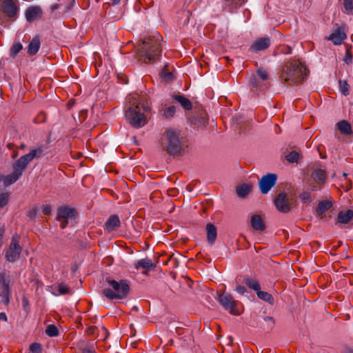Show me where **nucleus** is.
Returning a JSON list of instances; mask_svg holds the SVG:
<instances>
[{
	"label": "nucleus",
	"instance_id": "obj_15",
	"mask_svg": "<svg viewBox=\"0 0 353 353\" xmlns=\"http://www.w3.org/2000/svg\"><path fill=\"white\" fill-rule=\"evenodd\" d=\"M271 45V39L269 37L256 39L250 47V50L254 52L267 50Z\"/></svg>",
	"mask_w": 353,
	"mask_h": 353
},
{
	"label": "nucleus",
	"instance_id": "obj_25",
	"mask_svg": "<svg viewBox=\"0 0 353 353\" xmlns=\"http://www.w3.org/2000/svg\"><path fill=\"white\" fill-rule=\"evenodd\" d=\"M172 97L179 102L185 110H190L192 108V102L183 95L174 94Z\"/></svg>",
	"mask_w": 353,
	"mask_h": 353
},
{
	"label": "nucleus",
	"instance_id": "obj_10",
	"mask_svg": "<svg viewBox=\"0 0 353 353\" xmlns=\"http://www.w3.org/2000/svg\"><path fill=\"white\" fill-rule=\"evenodd\" d=\"M3 14L10 20L15 21L18 17L19 6L17 0H2L1 4Z\"/></svg>",
	"mask_w": 353,
	"mask_h": 353
},
{
	"label": "nucleus",
	"instance_id": "obj_16",
	"mask_svg": "<svg viewBox=\"0 0 353 353\" xmlns=\"http://www.w3.org/2000/svg\"><path fill=\"white\" fill-rule=\"evenodd\" d=\"M43 16V11L39 6H31L25 11V17L28 22L33 21L41 19Z\"/></svg>",
	"mask_w": 353,
	"mask_h": 353
},
{
	"label": "nucleus",
	"instance_id": "obj_14",
	"mask_svg": "<svg viewBox=\"0 0 353 353\" xmlns=\"http://www.w3.org/2000/svg\"><path fill=\"white\" fill-rule=\"evenodd\" d=\"M190 121L192 124L196 128L205 127L208 123V118L207 113L203 109L194 110L193 114L190 117Z\"/></svg>",
	"mask_w": 353,
	"mask_h": 353
},
{
	"label": "nucleus",
	"instance_id": "obj_1",
	"mask_svg": "<svg viewBox=\"0 0 353 353\" xmlns=\"http://www.w3.org/2000/svg\"><path fill=\"white\" fill-rule=\"evenodd\" d=\"M127 105L125 114L130 125L135 128L145 125L147 119L144 112L150 110L145 97L137 93L130 94L128 97Z\"/></svg>",
	"mask_w": 353,
	"mask_h": 353
},
{
	"label": "nucleus",
	"instance_id": "obj_7",
	"mask_svg": "<svg viewBox=\"0 0 353 353\" xmlns=\"http://www.w3.org/2000/svg\"><path fill=\"white\" fill-rule=\"evenodd\" d=\"M12 283L8 270L3 269L0 272V297L1 298V302L6 305H8L10 303Z\"/></svg>",
	"mask_w": 353,
	"mask_h": 353
},
{
	"label": "nucleus",
	"instance_id": "obj_40",
	"mask_svg": "<svg viewBox=\"0 0 353 353\" xmlns=\"http://www.w3.org/2000/svg\"><path fill=\"white\" fill-rule=\"evenodd\" d=\"M257 76L263 81H266L269 79L268 72L263 68H259L256 70Z\"/></svg>",
	"mask_w": 353,
	"mask_h": 353
},
{
	"label": "nucleus",
	"instance_id": "obj_41",
	"mask_svg": "<svg viewBox=\"0 0 353 353\" xmlns=\"http://www.w3.org/2000/svg\"><path fill=\"white\" fill-rule=\"evenodd\" d=\"M22 48L20 43L14 44L10 48V56L14 57L21 50Z\"/></svg>",
	"mask_w": 353,
	"mask_h": 353
},
{
	"label": "nucleus",
	"instance_id": "obj_43",
	"mask_svg": "<svg viewBox=\"0 0 353 353\" xmlns=\"http://www.w3.org/2000/svg\"><path fill=\"white\" fill-rule=\"evenodd\" d=\"M299 197L301 200L305 203H310L312 201L311 194L308 192H303L300 194Z\"/></svg>",
	"mask_w": 353,
	"mask_h": 353
},
{
	"label": "nucleus",
	"instance_id": "obj_49",
	"mask_svg": "<svg viewBox=\"0 0 353 353\" xmlns=\"http://www.w3.org/2000/svg\"><path fill=\"white\" fill-rule=\"evenodd\" d=\"M263 319L265 321L270 323L269 327L270 329H272L274 327L275 322H274V319L272 317L267 316H265Z\"/></svg>",
	"mask_w": 353,
	"mask_h": 353
},
{
	"label": "nucleus",
	"instance_id": "obj_12",
	"mask_svg": "<svg viewBox=\"0 0 353 353\" xmlns=\"http://www.w3.org/2000/svg\"><path fill=\"white\" fill-rule=\"evenodd\" d=\"M274 203L279 212L287 213L292 209L294 199L289 198L286 193L281 192L276 196Z\"/></svg>",
	"mask_w": 353,
	"mask_h": 353
},
{
	"label": "nucleus",
	"instance_id": "obj_19",
	"mask_svg": "<svg viewBox=\"0 0 353 353\" xmlns=\"http://www.w3.org/2000/svg\"><path fill=\"white\" fill-rule=\"evenodd\" d=\"M157 263H153L151 259L149 258H145L139 260L135 264H134V268L138 270L139 268H143L147 270H152L155 269L157 267Z\"/></svg>",
	"mask_w": 353,
	"mask_h": 353
},
{
	"label": "nucleus",
	"instance_id": "obj_8",
	"mask_svg": "<svg viewBox=\"0 0 353 353\" xmlns=\"http://www.w3.org/2000/svg\"><path fill=\"white\" fill-rule=\"evenodd\" d=\"M20 236L14 234L12 236L9 245L4 250L5 259L10 263H14L20 258L22 247L19 244Z\"/></svg>",
	"mask_w": 353,
	"mask_h": 353
},
{
	"label": "nucleus",
	"instance_id": "obj_17",
	"mask_svg": "<svg viewBox=\"0 0 353 353\" xmlns=\"http://www.w3.org/2000/svg\"><path fill=\"white\" fill-rule=\"evenodd\" d=\"M346 38L344 27H338L329 37H326V39L332 41L334 45H340Z\"/></svg>",
	"mask_w": 353,
	"mask_h": 353
},
{
	"label": "nucleus",
	"instance_id": "obj_18",
	"mask_svg": "<svg viewBox=\"0 0 353 353\" xmlns=\"http://www.w3.org/2000/svg\"><path fill=\"white\" fill-rule=\"evenodd\" d=\"M20 177L21 176L19 175L18 172L12 170L10 174H0V183L3 182V186L7 188L17 181Z\"/></svg>",
	"mask_w": 353,
	"mask_h": 353
},
{
	"label": "nucleus",
	"instance_id": "obj_38",
	"mask_svg": "<svg viewBox=\"0 0 353 353\" xmlns=\"http://www.w3.org/2000/svg\"><path fill=\"white\" fill-rule=\"evenodd\" d=\"M352 47L346 46L345 55L343 58V61L347 65L352 64L353 60V56L352 54Z\"/></svg>",
	"mask_w": 353,
	"mask_h": 353
},
{
	"label": "nucleus",
	"instance_id": "obj_42",
	"mask_svg": "<svg viewBox=\"0 0 353 353\" xmlns=\"http://www.w3.org/2000/svg\"><path fill=\"white\" fill-rule=\"evenodd\" d=\"M58 291L60 294H67L70 293L71 290L67 285L61 283L59 284Z\"/></svg>",
	"mask_w": 353,
	"mask_h": 353
},
{
	"label": "nucleus",
	"instance_id": "obj_26",
	"mask_svg": "<svg viewBox=\"0 0 353 353\" xmlns=\"http://www.w3.org/2000/svg\"><path fill=\"white\" fill-rule=\"evenodd\" d=\"M311 176L316 183L323 184L325 182L326 172L321 169H316L312 172Z\"/></svg>",
	"mask_w": 353,
	"mask_h": 353
},
{
	"label": "nucleus",
	"instance_id": "obj_22",
	"mask_svg": "<svg viewBox=\"0 0 353 353\" xmlns=\"http://www.w3.org/2000/svg\"><path fill=\"white\" fill-rule=\"evenodd\" d=\"M332 206V203L327 200H323L319 203L316 209V215L321 219L323 218V214L330 210Z\"/></svg>",
	"mask_w": 353,
	"mask_h": 353
},
{
	"label": "nucleus",
	"instance_id": "obj_27",
	"mask_svg": "<svg viewBox=\"0 0 353 353\" xmlns=\"http://www.w3.org/2000/svg\"><path fill=\"white\" fill-rule=\"evenodd\" d=\"M40 40L39 37H34L29 43L28 47V53L30 55H34L37 53L40 48Z\"/></svg>",
	"mask_w": 353,
	"mask_h": 353
},
{
	"label": "nucleus",
	"instance_id": "obj_57",
	"mask_svg": "<svg viewBox=\"0 0 353 353\" xmlns=\"http://www.w3.org/2000/svg\"><path fill=\"white\" fill-rule=\"evenodd\" d=\"M342 353H353V350L350 347H345Z\"/></svg>",
	"mask_w": 353,
	"mask_h": 353
},
{
	"label": "nucleus",
	"instance_id": "obj_33",
	"mask_svg": "<svg viewBox=\"0 0 353 353\" xmlns=\"http://www.w3.org/2000/svg\"><path fill=\"white\" fill-rule=\"evenodd\" d=\"M46 334L50 337H54L59 334V331L55 325L50 324L46 327Z\"/></svg>",
	"mask_w": 353,
	"mask_h": 353
},
{
	"label": "nucleus",
	"instance_id": "obj_30",
	"mask_svg": "<svg viewBox=\"0 0 353 353\" xmlns=\"http://www.w3.org/2000/svg\"><path fill=\"white\" fill-rule=\"evenodd\" d=\"M160 76L166 82L172 81L174 79L172 72L170 71L169 65L168 63L162 68Z\"/></svg>",
	"mask_w": 353,
	"mask_h": 353
},
{
	"label": "nucleus",
	"instance_id": "obj_21",
	"mask_svg": "<svg viewBox=\"0 0 353 353\" xmlns=\"http://www.w3.org/2000/svg\"><path fill=\"white\" fill-rule=\"evenodd\" d=\"M207 240L212 245L215 242L217 236V230L215 225L211 223L206 225Z\"/></svg>",
	"mask_w": 353,
	"mask_h": 353
},
{
	"label": "nucleus",
	"instance_id": "obj_29",
	"mask_svg": "<svg viewBox=\"0 0 353 353\" xmlns=\"http://www.w3.org/2000/svg\"><path fill=\"white\" fill-rule=\"evenodd\" d=\"M243 283H245L249 288L254 290L256 292L261 289L259 282L253 279L248 276H244Z\"/></svg>",
	"mask_w": 353,
	"mask_h": 353
},
{
	"label": "nucleus",
	"instance_id": "obj_51",
	"mask_svg": "<svg viewBox=\"0 0 353 353\" xmlns=\"http://www.w3.org/2000/svg\"><path fill=\"white\" fill-rule=\"evenodd\" d=\"M51 211H52V208H51L50 205H47L44 206L43 208V213L45 215H50L51 213Z\"/></svg>",
	"mask_w": 353,
	"mask_h": 353
},
{
	"label": "nucleus",
	"instance_id": "obj_9",
	"mask_svg": "<svg viewBox=\"0 0 353 353\" xmlns=\"http://www.w3.org/2000/svg\"><path fill=\"white\" fill-rule=\"evenodd\" d=\"M77 215V211L76 209L63 205L57 209L56 219L61 223V228L65 229L68 225V219H72Z\"/></svg>",
	"mask_w": 353,
	"mask_h": 353
},
{
	"label": "nucleus",
	"instance_id": "obj_59",
	"mask_svg": "<svg viewBox=\"0 0 353 353\" xmlns=\"http://www.w3.org/2000/svg\"><path fill=\"white\" fill-rule=\"evenodd\" d=\"M102 331L106 334V336H105V338L103 339V340H105L106 338L108 337V330L104 327L103 326L102 327Z\"/></svg>",
	"mask_w": 353,
	"mask_h": 353
},
{
	"label": "nucleus",
	"instance_id": "obj_37",
	"mask_svg": "<svg viewBox=\"0 0 353 353\" xmlns=\"http://www.w3.org/2000/svg\"><path fill=\"white\" fill-rule=\"evenodd\" d=\"M10 193L8 192L0 193V209L4 208L9 202Z\"/></svg>",
	"mask_w": 353,
	"mask_h": 353
},
{
	"label": "nucleus",
	"instance_id": "obj_53",
	"mask_svg": "<svg viewBox=\"0 0 353 353\" xmlns=\"http://www.w3.org/2000/svg\"><path fill=\"white\" fill-rule=\"evenodd\" d=\"M81 353H95V350L93 347H85L82 349Z\"/></svg>",
	"mask_w": 353,
	"mask_h": 353
},
{
	"label": "nucleus",
	"instance_id": "obj_11",
	"mask_svg": "<svg viewBox=\"0 0 353 353\" xmlns=\"http://www.w3.org/2000/svg\"><path fill=\"white\" fill-rule=\"evenodd\" d=\"M218 301L224 309L228 310L231 314H239L237 309V301L234 299V297L231 294L225 292L219 294Z\"/></svg>",
	"mask_w": 353,
	"mask_h": 353
},
{
	"label": "nucleus",
	"instance_id": "obj_34",
	"mask_svg": "<svg viewBox=\"0 0 353 353\" xmlns=\"http://www.w3.org/2000/svg\"><path fill=\"white\" fill-rule=\"evenodd\" d=\"M343 1V12L348 14H353V0H340Z\"/></svg>",
	"mask_w": 353,
	"mask_h": 353
},
{
	"label": "nucleus",
	"instance_id": "obj_47",
	"mask_svg": "<svg viewBox=\"0 0 353 353\" xmlns=\"http://www.w3.org/2000/svg\"><path fill=\"white\" fill-rule=\"evenodd\" d=\"M98 328L96 326H90L86 329V334L88 336H94Z\"/></svg>",
	"mask_w": 353,
	"mask_h": 353
},
{
	"label": "nucleus",
	"instance_id": "obj_36",
	"mask_svg": "<svg viewBox=\"0 0 353 353\" xmlns=\"http://www.w3.org/2000/svg\"><path fill=\"white\" fill-rule=\"evenodd\" d=\"M285 159L289 163H297L299 159V154L296 151H292L285 156Z\"/></svg>",
	"mask_w": 353,
	"mask_h": 353
},
{
	"label": "nucleus",
	"instance_id": "obj_54",
	"mask_svg": "<svg viewBox=\"0 0 353 353\" xmlns=\"http://www.w3.org/2000/svg\"><path fill=\"white\" fill-rule=\"evenodd\" d=\"M282 52L284 54H291L292 48L289 46H286V47H285V49L282 50Z\"/></svg>",
	"mask_w": 353,
	"mask_h": 353
},
{
	"label": "nucleus",
	"instance_id": "obj_4",
	"mask_svg": "<svg viewBox=\"0 0 353 353\" xmlns=\"http://www.w3.org/2000/svg\"><path fill=\"white\" fill-rule=\"evenodd\" d=\"M161 145L163 150L171 156L182 155L187 147L184 139L180 136V132L172 129L166 130L164 132Z\"/></svg>",
	"mask_w": 353,
	"mask_h": 353
},
{
	"label": "nucleus",
	"instance_id": "obj_6",
	"mask_svg": "<svg viewBox=\"0 0 353 353\" xmlns=\"http://www.w3.org/2000/svg\"><path fill=\"white\" fill-rule=\"evenodd\" d=\"M43 147L39 146L35 149L31 150L29 153L21 156L12 165V170L18 172L21 176L23 171L26 169L28 165L34 159L40 158L43 153Z\"/></svg>",
	"mask_w": 353,
	"mask_h": 353
},
{
	"label": "nucleus",
	"instance_id": "obj_45",
	"mask_svg": "<svg viewBox=\"0 0 353 353\" xmlns=\"http://www.w3.org/2000/svg\"><path fill=\"white\" fill-rule=\"evenodd\" d=\"M21 304L24 311L27 313L30 311V303L28 298L23 295L21 298Z\"/></svg>",
	"mask_w": 353,
	"mask_h": 353
},
{
	"label": "nucleus",
	"instance_id": "obj_20",
	"mask_svg": "<svg viewBox=\"0 0 353 353\" xmlns=\"http://www.w3.org/2000/svg\"><path fill=\"white\" fill-rule=\"evenodd\" d=\"M250 224L252 228L256 231H263L266 228L264 221L258 214H254L251 216Z\"/></svg>",
	"mask_w": 353,
	"mask_h": 353
},
{
	"label": "nucleus",
	"instance_id": "obj_28",
	"mask_svg": "<svg viewBox=\"0 0 353 353\" xmlns=\"http://www.w3.org/2000/svg\"><path fill=\"white\" fill-rule=\"evenodd\" d=\"M338 130L341 134L345 135H349L352 133L351 125L347 121L343 120L337 123Z\"/></svg>",
	"mask_w": 353,
	"mask_h": 353
},
{
	"label": "nucleus",
	"instance_id": "obj_5",
	"mask_svg": "<svg viewBox=\"0 0 353 353\" xmlns=\"http://www.w3.org/2000/svg\"><path fill=\"white\" fill-rule=\"evenodd\" d=\"M105 281L109 288L102 290V294L110 300L124 299L130 292L129 281L126 279H121L117 281L111 277H106Z\"/></svg>",
	"mask_w": 353,
	"mask_h": 353
},
{
	"label": "nucleus",
	"instance_id": "obj_39",
	"mask_svg": "<svg viewBox=\"0 0 353 353\" xmlns=\"http://www.w3.org/2000/svg\"><path fill=\"white\" fill-rule=\"evenodd\" d=\"M176 112V107L174 105H171L168 108H166L163 112V117L166 119H169L172 117Z\"/></svg>",
	"mask_w": 353,
	"mask_h": 353
},
{
	"label": "nucleus",
	"instance_id": "obj_23",
	"mask_svg": "<svg viewBox=\"0 0 353 353\" xmlns=\"http://www.w3.org/2000/svg\"><path fill=\"white\" fill-rule=\"evenodd\" d=\"M338 222L340 223H348L353 219V210H347V211H340L337 216Z\"/></svg>",
	"mask_w": 353,
	"mask_h": 353
},
{
	"label": "nucleus",
	"instance_id": "obj_56",
	"mask_svg": "<svg viewBox=\"0 0 353 353\" xmlns=\"http://www.w3.org/2000/svg\"><path fill=\"white\" fill-rule=\"evenodd\" d=\"M59 7H60V6L59 4L55 3V4H53V5L51 6L50 10H51L52 12H53V11L59 9Z\"/></svg>",
	"mask_w": 353,
	"mask_h": 353
},
{
	"label": "nucleus",
	"instance_id": "obj_46",
	"mask_svg": "<svg viewBox=\"0 0 353 353\" xmlns=\"http://www.w3.org/2000/svg\"><path fill=\"white\" fill-rule=\"evenodd\" d=\"M117 79L120 83L127 84L128 83V77L123 73H119L117 74Z\"/></svg>",
	"mask_w": 353,
	"mask_h": 353
},
{
	"label": "nucleus",
	"instance_id": "obj_62",
	"mask_svg": "<svg viewBox=\"0 0 353 353\" xmlns=\"http://www.w3.org/2000/svg\"><path fill=\"white\" fill-rule=\"evenodd\" d=\"M19 148L22 150H23L25 148H26V145L24 143H22L21 144V145L19 146Z\"/></svg>",
	"mask_w": 353,
	"mask_h": 353
},
{
	"label": "nucleus",
	"instance_id": "obj_32",
	"mask_svg": "<svg viewBox=\"0 0 353 353\" xmlns=\"http://www.w3.org/2000/svg\"><path fill=\"white\" fill-rule=\"evenodd\" d=\"M251 191V187L247 184H243L236 187V194L241 198L245 197Z\"/></svg>",
	"mask_w": 353,
	"mask_h": 353
},
{
	"label": "nucleus",
	"instance_id": "obj_44",
	"mask_svg": "<svg viewBox=\"0 0 353 353\" xmlns=\"http://www.w3.org/2000/svg\"><path fill=\"white\" fill-rule=\"evenodd\" d=\"M30 351L32 353H42V346L39 343H33L30 345Z\"/></svg>",
	"mask_w": 353,
	"mask_h": 353
},
{
	"label": "nucleus",
	"instance_id": "obj_60",
	"mask_svg": "<svg viewBox=\"0 0 353 353\" xmlns=\"http://www.w3.org/2000/svg\"><path fill=\"white\" fill-rule=\"evenodd\" d=\"M121 0H112V5H117L120 3Z\"/></svg>",
	"mask_w": 353,
	"mask_h": 353
},
{
	"label": "nucleus",
	"instance_id": "obj_50",
	"mask_svg": "<svg viewBox=\"0 0 353 353\" xmlns=\"http://www.w3.org/2000/svg\"><path fill=\"white\" fill-rule=\"evenodd\" d=\"M36 215H37V210L35 208L31 209L28 212V216L31 219H34Z\"/></svg>",
	"mask_w": 353,
	"mask_h": 353
},
{
	"label": "nucleus",
	"instance_id": "obj_2",
	"mask_svg": "<svg viewBox=\"0 0 353 353\" xmlns=\"http://www.w3.org/2000/svg\"><path fill=\"white\" fill-rule=\"evenodd\" d=\"M162 39L159 33L145 38L139 46L137 56L139 61L148 63L157 60L162 52Z\"/></svg>",
	"mask_w": 353,
	"mask_h": 353
},
{
	"label": "nucleus",
	"instance_id": "obj_35",
	"mask_svg": "<svg viewBox=\"0 0 353 353\" xmlns=\"http://www.w3.org/2000/svg\"><path fill=\"white\" fill-rule=\"evenodd\" d=\"M339 88L342 94L347 96L350 94V85L345 80H339Z\"/></svg>",
	"mask_w": 353,
	"mask_h": 353
},
{
	"label": "nucleus",
	"instance_id": "obj_24",
	"mask_svg": "<svg viewBox=\"0 0 353 353\" xmlns=\"http://www.w3.org/2000/svg\"><path fill=\"white\" fill-rule=\"evenodd\" d=\"M121 225L119 218L117 215H111L105 223V226L109 230H115Z\"/></svg>",
	"mask_w": 353,
	"mask_h": 353
},
{
	"label": "nucleus",
	"instance_id": "obj_55",
	"mask_svg": "<svg viewBox=\"0 0 353 353\" xmlns=\"http://www.w3.org/2000/svg\"><path fill=\"white\" fill-rule=\"evenodd\" d=\"M7 316L4 312H0V321H7Z\"/></svg>",
	"mask_w": 353,
	"mask_h": 353
},
{
	"label": "nucleus",
	"instance_id": "obj_63",
	"mask_svg": "<svg viewBox=\"0 0 353 353\" xmlns=\"http://www.w3.org/2000/svg\"><path fill=\"white\" fill-rule=\"evenodd\" d=\"M341 245H342V242L341 241H339L338 246H341Z\"/></svg>",
	"mask_w": 353,
	"mask_h": 353
},
{
	"label": "nucleus",
	"instance_id": "obj_13",
	"mask_svg": "<svg viewBox=\"0 0 353 353\" xmlns=\"http://www.w3.org/2000/svg\"><path fill=\"white\" fill-rule=\"evenodd\" d=\"M277 180V175L273 173H269L263 176L259 182V185L261 193L267 194L271 188L274 186Z\"/></svg>",
	"mask_w": 353,
	"mask_h": 353
},
{
	"label": "nucleus",
	"instance_id": "obj_52",
	"mask_svg": "<svg viewBox=\"0 0 353 353\" xmlns=\"http://www.w3.org/2000/svg\"><path fill=\"white\" fill-rule=\"evenodd\" d=\"M236 291L241 294H243L246 292V289L244 286L239 285L236 288Z\"/></svg>",
	"mask_w": 353,
	"mask_h": 353
},
{
	"label": "nucleus",
	"instance_id": "obj_58",
	"mask_svg": "<svg viewBox=\"0 0 353 353\" xmlns=\"http://www.w3.org/2000/svg\"><path fill=\"white\" fill-rule=\"evenodd\" d=\"M6 146H7L8 149L11 150L14 148L15 145L13 143H8Z\"/></svg>",
	"mask_w": 353,
	"mask_h": 353
},
{
	"label": "nucleus",
	"instance_id": "obj_64",
	"mask_svg": "<svg viewBox=\"0 0 353 353\" xmlns=\"http://www.w3.org/2000/svg\"><path fill=\"white\" fill-rule=\"evenodd\" d=\"M200 255H201V252H199V253L197 254V255H196V257H197V258H199Z\"/></svg>",
	"mask_w": 353,
	"mask_h": 353
},
{
	"label": "nucleus",
	"instance_id": "obj_48",
	"mask_svg": "<svg viewBox=\"0 0 353 353\" xmlns=\"http://www.w3.org/2000/svg\"><path fill=\"white\" fill-rule=\"evenodd\" d=\"M250 85L252 88H257L259 86L258 80L255 76H253L250 78Z\"/></svg>",
	"mask_w": 353,
	"mask_h": 353
},
{
	"label": "nucleus",
	"instance_id": "obj_31",
	"mask_svg": "<svg viewBox=\"0 0 353 353\" xmlns=\"http://www.w3.org/2000/svg\"><path fill=\"white\" fill-rule=\"evenodd\" d=\"M256 294L259 299L263 300L271 305H273L274 303V299L272 295L267 292L261 291V289L256 292Z\"/></svg>",
	"mask_w": 353,
	"mask_h": 353
},
{
	"label": "nucleus",
	"instance_id": "obj_61",
	"mask_svg": "<svg viewBox=\"0 0 353 353\" xmlns=\"http://www.w3.org/2000/svg\"><path fill=\"white\" fill-rule=\"evenodd\" d=\"M18 156V152L14 150L13 152V154H12V159H15Z\"/></svg>",
	"mask_w": 353,
	"mask_h": 353
},
{
	"label": "nucleus",
	"instance_id": "obj_3",
	"mask_svg": "<svg viewBox=\"0 0 353 353\" xmlns=\"http://www.w3.org/2000/svg\"><path fill=\"white\" fill-rule=\"evenodd\" d=\"M307 72V68L299 60L290 59L280 70V79L284 83L294 85L303 81Z\"/></svg>",
	"mask_w": 353,
	"mask_h": 353
}]
</instances>
